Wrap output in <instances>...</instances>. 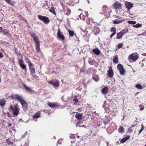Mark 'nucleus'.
Masks as SVG:
<instances>
[{"mask_svg":"<svg viewBox=\"0 0 146 146\" xmlns=\"http://www.w3.org/2000/svg\"><path fill=\"white\" fill-rule=\"evenodd\" d=\"M138 58V54L137 53H135L129 55L128 59L130 62H136Z\"/></svg>","mask_w":146,"mask_h":146,"instance_id":"f257e3e1","label":"nucleus"},{"mask_svg":"<svg viewBox=\"0 0 146 146\" xmlns=\"http://www.w3.org/2000/svg\"><path fill=\"white\" fill-rule=\"evenodd\" d=\"M19 109L18 108L17 106H15L14 108H13L11 106L9 108V111L13 112V114L15 115H17L18 114L19 110Z\"/></svg>","mask_w":146,"mask_h":146,"instance_id":"f03ea898","label":"nucleus"},{"mask_svg":"<svg viewBox=\"0 0 146 146\" xmlns=\"http://www.w3.org/2000/svg\"><path fill=\"white\" fill-rule=\"evenodd\" d=\"M57 36L59 40H61L63 41L64 40V37L62 33L60 31V29L59 28L57 31Z\"/></svg>","mask_w":146,"mask_h":146,"instance_id":"7ed1b4c3","label":"nucleus"},{"mask_svg":"<svg viewBox=\"0 0 146 146\" xmlns=\"http://www.w3.org/2000/svg\"><path fill=\"white\" fill-rule=\"evenodd\" d=\"M48 83L52 86L54 88H57L59 86V83L56 80H53L48 82Z\"/></svg>","mask_w":146,"mask_h":146,"instance_id":"20e7f679","label":"nucleus"},{"mask_svg":"<svg viewBox=\"0 0 146 146\" xmlns=\"http://www.w3.org/2000/svg\"><path fill=\"white\" fill-rule=\"evenodd\" d=\"M38 17L39 20L43 21L45 24H47L49 22V19L46 17L38 15Z\"/></svg>","mask_w":146,"mask_h":146,"instance_id":"39448f33","label":"nucleus"},{"mask_svg":"<svg viewBox=\"0 0 146 146\" xmlns=\"http://www.w3.org/2000/svg\"><path fill=\"white\" fill-rule=\"evenodd\" d=\"M119 70L121 75H124L126 73L125 70L123 66L120 64H119Z\"/></svg>","mask_w":146,"mask_h":146,"instance_id":"423d86ee","label":"nucleus"},{"mask_svg":"<svg viewBox=\"0 0 146 146\" xmlns=\"http://www.w3.org/2000/svg\"><path fill=\"white\" fill-rule=\"evenodd\" d=\"M128 32V29L127 28L125 29L120 32H119V39L121 38L122 36Z\"/></svg>","mask_w":146,"mask_h":146,"instance_id":"0eeeda50","label":"nucleus"},{"mask_svg":"<svg viewBox=\"0 0 146 146\" xmlns=\"http://www.w3.org/2000/svg\"><path fill=\"white\" fill-rule=\"evenodd\" d=\"M125 7L128 9H131L133 6V4L129 2L126 1L125 3Z\"/></svg>","mask_w":146,"mask_h":146,"instance_id":"6e6552de","label":"nucleus"},{"mask_svg":"<svg viewBox=\"0 0 146 146\" xmlns=\"http://www.w3.org/2000/svg\"><path fill=\"white\" fill-rule=\"evenodd\" d=\"M23 110L24 111H26L27 110V104L26 102L24 100L21 103Z\"/></svg>","mask_w":146,"mask_h":146,"instance_id":"1a4fd4ad","label":"nucleus"},{"mask_svg":"<svg viewBox=\"0 0 146 146\" xmlns=\"http://www.w3.org/2000/svg\"><path fill=\"white\" fill-rule=\"evenodd\" d=\"M19 64L21 67L24 70L26 69V65L23 63V62L21 60H19Z\"/></svg>","mask_w":146,"mask_h":146,"instance_id":"9d476101","label":"nucleus"},{"mask_svg":"<svg viewBox=\"0 0 146 146\" xmlns=\"http://www.w3.org/2000/svg\"><path fill=\"white\" fill-rule=\"evenodd\" d=\"M32 64L30 63L29 64V69L31 72V74L35 73V70L33 67L32 66Z\"/></svg>","mask_w":146,"mask_h":146,"instance_id":"9b49d317","label":"nucleus"},{"mask_svg":"<svg viewBox=\"0 0 146 146\" xmlns=\"http://www.w3.org/2000/svg\"><path fill=\"white\" fill-rule=\"evenodd\" d=\"M30 34L33 38L35 42L39 41L36 35L33 32H31Z\"/></svg>","mask_w":146,"mask_h":146,"instance_id":"f8f14e48","label":"nucleus"},{"mask_svg":"<svg viewBox=\"0 0 146 146\" xmlns=\"http://www.w3.org/2000/svg\"><path fill=\"white\" fill-rule=\"evenodd\" d=\"M48 106L51 108H54L58 107V105L55 103H49L48 104Z\"/></svg>","mask_w":146,"mask_h":146,"instance_id":"ddd939ff","label":"nucleus"},{"mask_svg":"<svg viewBox=\"0 0 146 146\" xmlns=\"http://www.w3.org/2000/svg\"><path fill=\"white\" fill-rule=\"evenodd\" d=\"M35 43L36 49L37 52H39L40 51V44L39 41L35 42Z\"/></svg>","mask_w":146,"mask_h":146,"instance_id":"4468645a","label":"nucleus"},{"mask_svg":"<svg viewBox=\"0 0 146 146\" xmlns=\"http://www.w3.org/2000/svg\"><path fill=\"white\" fill-rule=\"evenodd\" d=\"M14 96L15 98L19 101L20 103L24 100L22 98H21V97L20 96L18 95L15 94Z\"/></svg>","mask_w":146,"mask_h":146,"instance_id":"2eb2a0df","label":"nucleus"},{"mask_svg":"<svg viewBox=\"0 0 146 146\" xmlns=\"http://www.w3.org/2000/svg\"><path fill=\"white\" fill-rule=\"evenodd\" d=\"M108 74L110 77H111L113 75V72L111 67H110L108 71Z\"/></svg>","mask_w":146,"mask_h":146,"instance_id":"dca6fc26","label":"nucleus"},{"mask_svg":"<svg viewBox=\"0 0 146 146\" xmlns=\"http://www.w3.org/2000/svg\"><path fill=\"white\" fill-rule=\"evenodd\" d=\"M108 91V88L106 87L104 88L102 91V93L104 94H107Z\"/></svg>","mask_w":146,"mask_h":146,"instance_id":"f3484780","label":"nucleus"},{"mask_svg":"<svg viewBox=\"0 0 146 146\" xmlns=\"http://www.w3.org/2000/svg\"><path fill=\"white\" fill-rule=\"evenodd\" d=\"M93 79L96 82H98L99 80V78L98 75L94 74L92 77Z\"/></svg>","mask_w":146,"mask_h":146,"instance_id":"a211bd4d","label":"nucleus"},{"mask_svg":"<svg viewBox=\"0 0 146 146\" xmlns=\"http://www.w3.org/2000/svg\"><path fill=\"white\" fill-rule=\"evenodd\" d=\"M3 34L7 35H9V30L5 29L1 30V32Z\"/></svg>","mask_w":146,"mask_h":146,"instance_id":"6ab92c4d","label":"nucleus"},{"mask_svg":"<svg viewBox=\"0 0 146 146\" xmlns=\"http://www.w3.org/2000/svg\"><path fill=\"white\" fill-rule=\"evenodd\" d=\"M82 113H78L76 115L75 117L77 119L80 120L82 119Z\"/></svg>","mask_w":146,"mask_h":146,"instance_id":"aec40b11","label":"nucleus"},{"mask_svg":"<svg viewBox=\"0 0 146 146\" xmlns=\"http://www.w3.org/2000/svg\"><path fill=\"white\" fill-rule=\"evenodd\" d=\"M130 136H127V137L124 138H123L122 139H121V141H120V142L121 143H123L125 142L127 140L129 139L130 138Z\"/></svg>","mask_w":146,"mask_h":146,"instance_id":"412c9836","label":"nucleus"},{"mask_svg":"<svg viewBox=\"0 0 146 146\" xmlns=\"http://www.w3.org/2000/svg\"><path fill=\"white\" fill-rule=\"evenodd\" d=\"M92 51L97 55H99L100 54V51L97 48L93 49Z\"/></svg>","mask_w":146,"mask_h":146,"instance_id":"4be33fe9","label":"nucleus"},{"mask_svg":"<svg viewBox=\"0 0 146 146\" xmlns=\"http://www.w3.org/2000/svg\"><path fill=\"white\" fill-rule=\"evenodd\" d=\"M108 106V105L106 104V102L105 101L104 102V104L102 106L104 108V109L106 110L107 111V112H108L109 111V109L108 108L107 106Z\"/></svg>","mask_w":146,"mask_h":146,"instance_id":"5701e85b","label":"nucleus"},{"mask_svg":"<svg viewBox=\"0 0 146 146\" xmlns=\"http://www.w3.org/2000/svg\"><path fill=\"white\" fill-rule=\"evenodd\" d=\"M78 98H79V96H77L73 99V101L75 104H78L79 102Z\"/></svg>","mask_w":146,"mask_h":146,"instance_id":"b1692460","label":"nucleus"},{"mask_svg":"<svg viewBox=\"0 0 146 146\" xmlns=\"http://www.w3.org/2000/svg\"><path fill=\"white\" fill-rule=\"evenodd\" d=\"M40 112H38L35 114L33 116V118H38L40 117Z\"/></svg>","mask_w":146,"mask_h":146,"instance_id":"393cba45","label":"nucleus"},{"mask_svg":"<svg viewBox=\"0 0 146 146\" xmlns=\"http://www.w3.org/2000/svg\"><path fill=\"white\" fill-rule=\"evenodd\" d=\"M113 7L116 10L119 8V3L118 1L114 4L113 5Z\"/></svg>","mask_w":146,"mask_h":146,"instance_id":"a878e982","label":"nucleus"},{"mask_svg":"<svg viewBox=\"0 0 146 146\" xmlns=\"http://www.w3.org/2000/svg\"><path fill=\"white\" fill-rule=\"evenodd\" d=\"M142 24L137 23L135 25H133V27L134 28H138L141 27L142 26Z\"/></svg>","mask_w":146,"mask_h":146,"instance_id":"bb28decb","label":"nucleus"},{"mask_svg":"<svg viewBox=\"0 0 146 146\" xmlns=\"http://www.w3.org/2000/svg\"><path fill=\"white\" fill-rule=\"evenodd\" d=\"M5 102L4 99H2L0 100V105L3 106L5 104Z\"/></svg>","mask_w":146,"mask_h":146,"instance_id":"cd10ccee","label":"nucleus"},{"mask_svg":"<svg viewBox=\"0 0 146 146\" xmlns=\"http://www.w3.org/2000/svg\"><path fill=\"white\" fill-rule=\"evenodd\" d=\"M118 57L117 55H116L113 59V62L114 63H117L118 62Z\"/></svg>","mask_w":146,"mask_h":146,"instance_id":"c85d7f7f","label":"nucleus"},{"mask_svg":"<svg viewBox=\"0 0 146 146\" xmlns=\"http://www.w3.org/2000/svg\"><path fill=\"white\" fill-rule=\"evenodd\" d=\"M49 10L54 15H55L56 14V13L54 10V8L53 7H52Z\"/></svg>","mask_w":146,"mask_h":146,"instance_id":"c756f323","label":"nucleus"},{"mask_svg":"<svg viewBox=\"0 0 146 146\" xmlns=\"http://www.w3.org/2000/svg\"><path fill=\"white\" fill-rule=\"evenodd\" d=\"M70 37L73 36L74 35V32L72 31L69 30L68 31Z\"/></svg>","mask_w":146,"mask_h":146,"instance_id":"7c9ffc66","label":"nucleus"},{"mask_svg":"<svg viewBox=\"0 0 146 146\" xmlns=\"http://www.w3.org/2000/svg\"><path fill=\"white\" fill-rule=\"evenodd\" d=\"M124 132V128L120 126L119 127V132L123 133Z\"/></svg>","mask_w":146,"mask_h":146,"instance_id":"2f4dec72","label":"nucleus"},{"mask_svg":"<svg viewBox=\"0 0 146 146\" xmlns=\"http://www.w3.org/2000/svg\"><path fill=\"white\" fill-rule=\"evenodd\" d=\"M127 23L129 24L134 25L136 23V22L135 21H127Z\"/></svg>","mask_w":146,"mask_h":146,"instance_id":"473e14b6","label":"nucleus"},{"mask_svg":"<svg viewBox=\"0 0 146 146\" xmlns=\"http://www.w3.org/2000/svg\"><path fill=\"white\" fill-rule=\"evenodd\" d=\"M135 87L137 89H141L142 88V87L141 85L139 84H136L135 85Z\"/></svg>","mask_w":146,"mask_h":146,"instance_id":"72a5a7b5","label":"nucleus"},{"mask_svg":"<svg viewBox=\"0 0 146 146\" xmlns=\"http://www.w3.org/2000/svg\"><path fill=\"white\" fill-rule=\"evenodd\" d=\"M23 85L24 87L25 90L27 91H31V90L27 87L25 84H23Z\"/></svg>","mask_w":146,"mask_h":146,"instance_id":"f704fd0d","label":"nucleus"},{"mask_svg":"<svg viewBox=\"0 0 146 146\" xmlns=\"http://www.w3.org/2000/svg\"><path fill=\"white\" fill-rule=\"evenodd\" d=\"M111 32L113 33H116V29L114 27H112L111 29Z\"/></svg>","mask_w":146,"mask_h":146,"instance_id":"c9c22d12","label":"nucleus"},{"mask_svg":"<svg viewBox=\"0 0 146 146\" xmlns=\"http://www.w3.org/2000/svg\"><path fill=\"white\" fill-rule=\"evenodd\" d=\"M31 76L34 78L35 79H36L38 78V76L35 74V73L31 74Z\"/></svg>","mask_w":146,"mask_h":146,"instance_id":"e433bc0d","label":"nucleus"},{"mask_svg":"<svg viewBox=\"0 0 146 146\" xmlns=\"http://www.w3.org/2000/svg\"><path fill=\"white\" fill-rule=\"evenodd\" d=\"M6 2L11 5H13V2L11 0H5Z\"/></svg>","mask_w":146,"mask_h":146,"instance_id":"4c0bfd02","label":"nucleus"},{"mask_svg":"<svg viewBox=\"0 0 146 146\" xmlns=\"http://www.w3.org/2000/svg\"><path fill=\"white\" fill-rule=\"evenodd\" d=\"M80 16L81 19H82V20H85V18L84 15H82V14H81L80 15Z\"/></svg>","mask_w":146,"mask_h":146,"instance_id":"58836bf2","label":"nucleus"},{"mask_svg":"<svg viewBox=\"0 0 146 146\" xmlns=\"http://www.w3.org/2000/svg\"><path fill=\"white\" fill-rule=\"evenodd\" d=\"M141 129L139 130V134H140L141 132L143 131V130L144 129V127L143 126V125H141Z\"/></svg>","mask_w":146,"mask_h":146,"instance_id":"ea45409f","label":"nucleus"},{"mask_svg":"<svg viewBox=\"0 0 146 146\" xmlns=\"http://www.w3.org/2000/svg\"><path fill=\"white\" fill-rule=\"evenodd\" d=\"M133 129L131 128L130 127L128 129L127 132L129 133H131L133 131Z\"/></svg>","mask_w":146,"mask_h":146,"instance_id":"a19ab883","label":"nucleus"},{"mask_svg":"<svg viewBox=\"0 0 146 146\" xmlns=\"http://www.w3.org/2000/svg\"><path fill=\"white\" fill-rule=\"evenodd\" d=\"M25 59L26 62L29 63V64H30V63H31L30 62V61L29 60V59L27 58H25Z\"/></svg>","mask_w":146,"mask_h":146,"instance_id":"79ce46f5","label":"nucleus"},{"mask_svg":"<svg viewBox=\"0 0 146 146\" xmlns=\"http://www.w3.org/2000/svg\"><path fill=\"white\" fill-rule=\"evenodd\" d=\"M62 139H60L58 140V143L59 144H61L62 143Z\"/></svg>","mask_w":146,"mask_h":146,"instance_id":"37998d69","label":"nucleus"},{"mask_svg":"<svg viewBox=\"0 0 146 146\" xmlns=\"http://www.w3.org/2000/svg\"><path fill=\"white\" fill-rule=\"evenodd\" d=\"M113 23L114 24H117L119 23V21L117 20H115L113 21Z\"/></svg>","mask_w":146,"mask_h":146,"instance_id":"c03bdc74","label":"nucleus"},{"mask_svg":"<svg viewBox=\"0 0 146 146\" xmlns=\"http://www.w3.org/2000/svg\"><path fill=\"white\" fill-rule=\"evenodd\" d=\"M116 33H113L110 36V37L111 38Z\"/></svg>","mask_w":146,"mask_h":146,"instance_id":"a18cd8bd","label":"nucleus"},{"mask_svg":"<svg viewBox=\"0 0 146 146\" xmlns=\"http://www.w3.org/2000/svg\"><path fill=\"white\" fill-rule=\"evenodd\" d=\"M141 106H142V107H141V108H140V110H143V109H144V107L142 105H139V107H141Z\"/></svg>","mask_w":146,"mask_h":146,"instance_id":"49530a36","label":"nucleus"},{"mask_svg":"<svg viewBox=\"0 0 146 146\" xmlns=\"http://www.w3.org/2000/svg\"><path fill=\"white\" fill-rule=\"evenodd\" d=\"M3 57V55L1 52H0V58H2Z\"/></svg>","mask_w":146,"mask_h":146,"instance_id":"de8ad7c7","label":"nucleus"},{"mask_svg":"<svg viewBox=\"0 0 146 146\" xmlns=\"http://www.w3.org/2000/svg\"><path fill=\"white\" fill-rule=\"evenodd\" d=\"M123 46V44L121 43L119 44V48H121Z\"/></svg>","mask_w":146,"mask_h":146,"instance_id":"09e8293b","label":"nucleus"},{"mask_svg":"<svg viewBox=\"0 0 146 146\" xmlns=\"http://www.w3.org/2000/svg\"><path fill=\"white\" fill-rule=\"evenodd\" d=\"M81 72H85V69H81L80 70Z\"/></svg>","mask_w":146,"mask_h":146,"instance_id":"8fccbe9b","label":"nucleus"},{"mask_svg":"<svg viewBox=\"0 0 146 146\" xmlns=\"http://www.w3.org/2000/svg\"><path fill=\"white\" fill-rule=\"evenodd\" d=\"M124 20V19H123V20H121L119 19V23H121L122 22H123V21Z\"/></svg>","mask_w":146,"mask_h":146,"instance_id":"3c124183","label":"nucleus"},{"mask_svg":"<svg viewBox=\"0 0 146 146\" xmlns=\"http://www.w3.org/2000/svg\"><path fill=\"white\" fill-rule=\"evenodd\" d=\"M117 38H117V39H119V33H117Z\"/></svg>","mask_w":146,"mask_h":146,"instance_id":"603ef678","label":"nucleus"},{"mask_svg":"<svg viewBox=\"0 0 146 146\" xmlns=\"http://www.w3.org/2000/svg\"><path fill=\"white\" fill-rule=\"evenodd\" d=\"M106 5H104V6H103V7H102V8L103 9H104L106 8Z\"/></svg>","mask_w":146,"mask_h":146,"instance_id":"864d4df0","label":"nucleus"},{"mask_svg":"<svg viewBox=\"0 0 146 146\" xmlns=\"http://www.w3.org/2000/svg\"><path fill=\"white\" fill-rule=\"evenodd\" d=\"M142 55L146 56V53H143Z\"/></svg>","mask_w":146,"mask_h":146,"instance_id":"5fc2aeb1","label":"nucleus"},{"mask_svg":"<svg viewBox=\"0 0 146 146\" xmlns=\"http://www.w3.org/2000/svg\"><path fill=\"white\" fill-rule=\"evenodd\" d=\"M2 29V27H1L0 28V32H1Z\"/></svg>","mask_w":146,"mask_h":146,"instance_id":"6e6d98bb","label":"nucleus"},{"mask_svg":"<svg viewBox=\"0 0 146 146\" xmlns=\"http://www.w3.org/2000/svg\"><path fill=\"white\" fill-rule=\"evenodd\" d=\"M85 14H86L87 15L88 14V12L87 11H86L85 12Z\"/></svg>","mask_w":146,"mask_h":146,"instance_id":"4d7b16f0","label":"nucleus"},{"mask_svg":"<svg viewBox=\"0 0 146 146\" xmlns=\"http://www.w3.org/2000/svg\"><path fill=\"white\" fill-rule=\"evenodd\" d=\"M28 144H27L26 143L25 144L24 146H28Z\"/></svg>","mask_w":146,"mask_h":146,"instance_id":"13d9d810","label":"nucleus"},{"mask_svg":"<svg viewBox=\"0 0 146 146\" xmlns=\"http://www.w3.org/2000/svg\"><path fill=\"white\" fill-rule=\"evenodd\" d=\"M119 64H118L117 66V69H119Z\"/></svg>","mask_w":146,"mask_h":146,"instance_id":"bf43d9fd","label":"nucleus"},{"mask_svg":"<svg viewBox=\"0 0 146 146\" xmlns=\"http://www.w3.org/2000/svg\"><path fill=\"white\" fill-rule=\"evenodd\" d=\"M119 64H118L117 66V69H119Z\"/></svg>","mask_w":146,"mask_h":146,"instance_id":"052dcab7","label":"nucleus"},{"mask_svg":"<svg viewBox=\"0 0 146 146\" xmlns=\"http://www.w3.org/2000/svg\"><path fill=\"white\" fill-rule=\"evenodd\" d=\"M119 7H121V4L119 3Z\"/></svg>","mask_w":146,"mask_h":146,"instance_id":"680f3d73","label":"nucleus"},{"mask_svg":"<svg viewBox=\"0 0 146 146\" xmlns=\"http://www.w3.org/2000/svg\"><path fill=\"white\" fill-rule=\"evenodd\" d=\"M131 126L132 127H134V126H135V125H131Z\"/></svg>","mask_w":146,"mask_h":146,"instance_id":"e2e57ef3","label":"nucleus"},{"mask_svg":"<svg viewBox=\"0 0 146 146\" xmlns=\"http://www.w3.org/2000/svg\"><path fill=\"white\" fill-rule=\"evenodd\" d=\"M11 124H9V126H11Z\"/></svg>","mask_w":146,"mask_h":146,"instance_id":"0e129e2a","label":"nucleus"},{"mask_svg":"<svg viewBox=\"0 0 146 146\" xmlns=\"http://www.w3.org/2000/svg\"><path fill=\"white\" fill-rule=\"evenodd\" d=\"M79 137H80V136H77V137L78 138H79Z\"/></svg>","mask_w":146,"mask_h":146,"instance_id":"69168bd1","label":"nucleus"},{"mask_svg":"<svg viewBox=\"0 0 146 146\" xmlns=\"http://www.w3.org/2000/svg\"><path fill=\"white\" fill-rule=\"evenodd\" d=\"M117 47L119 48V44L117 45Z\"/></svg>","mask_w":146,"mask_h":146,"instance_id":"338daca9","label":"nucleus"},{"mask_svg":"<svg viewBox=\"0 0 146 146\" xmlns=\"http://www.w3.org/2000/svg\"><path fill=\"white\" fill-rule=\"evenodd\" d=\"M100 13L102 14L103 13Z\"/></svg>","mask_w":146,"mask_h":146,"instance_id":"774afa93","label":"nucleus"}]
</instances>
